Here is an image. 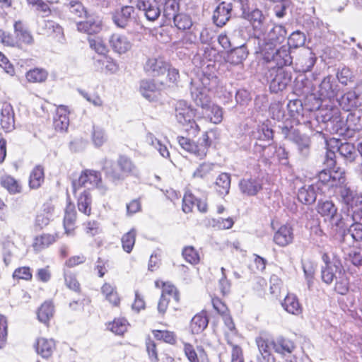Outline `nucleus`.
I'll return each instance as SVG.
<instances>
[{"mask_svg": "<svg viewBox=\"0 0 362 362\" xmlns=\"http://www.w3.org/2000/svg\"><path fill=\"white\" fill-rule=\"evenodd\" d=\"M14 29L19 41L28 45L33 42L32 35L21 21L15 23Z\"/></svg>", "mask_w": 362, "mask_h": 362, "instance_id": "49530a36", "label": "nucleus"}, {"mask_svg": "<svg viewBox=\"0 0 362 362\" xmlns=\"http://www.w3.org/2000/svg\"><path fill=\"white\" fill-rule=\"evenodd\" d=\"M338 90V85L332 76L323 78L318 87V95L320 100L334 98Z\"/></svg>", "mask_w": 362, "mask_h": 362, "instance_id": "ddd939ff", "label": "nucleus"}, {"mask_svg": "<svg viewBox=\"0 0 362 362\" xmlns=\"http://www.w3.org/2000/svg\"><path fill=\"white\" fill-rule=\"evenodd\" d=\"M248 51L245 45L231 49L227 54V62L232 64H240L247 57Z\"/></svg>", "mask_w": 362, "mask_h": 362, "instance_id": "473e14b6", "label": "nucleus"}, {"mask_svg": "<svg viewBox=\"0 0 362 362\" xmlns=\"http://www.w3.org/2000/svg\"><path fill=\"white\" fill-rule=\"evenodd\" d=\"M101 293L105 296V299L112 305L118 306L119 305L120 298L116 291V288L113 285L109 283H105L101 287Z\"/></svg>", "mask_w": 362, "mask_h": 362, "instance_id": "ea45409f", "label": "nucleus"}, {"mask_svg": "<svg viewBox=\"0 0 362 362\" xmlns=\"http://www.w3.org/2000/svg\"><path fill=\"white\" fill-rule=\"evenodd\" d=\"M288 138L296 144L299 153L304 158L308 156L311 141L308 136L301 135L297 130L289 132Z\"/></svg>", "mask_w": 362, "mask_h": 362, "instance_id": "2eb2a0df", "label": "nucleus"}, {"mask_svg": "<svg viewBox=\"0 0 362 362\" xmlns=\"http://www.w3.org/2000/svg\"><path fill=\"white\" fill-rule=\"evenodd\" d=\"M88 42L90 48L97 52L99 55L106 54L107 47L100 37H89Z\"/></svg>", "mask_w": 362, "mask_h": 362, "instance_id": "680f3d73", "label": "nucleus"}, {"mask_svg": "<svg viewBox=\"0 0 362 362\" xmlns=\"http://www.w3.org/2000/svg\"><path fill=\"white\" fill-rule=\"evenodd\" d=\"M215 165L211 163H202L192 174L194 178L205 179L214 171Z\"/></svg>", "mask_w": 362, "mask_h": 362, "instance_id": "6e6d98bb", "label": "nucleus"}, {"mask_svg": "<svg viewBox=\"0 0 362 362\" xmlns=\"http://www.w3.org/2000/svg\"><path fill=\"white\" fill-rule=\"evenodd\" d=\"M208 319L204 313H199L193 317L191 320L190 328L193 334L201 333L207 327Z\"/></svg>", "mask_w": 362, "mask_h": 362, "instance_id": "c03bdc74", "label": "nucleus"}, {"mask_svg": "<svg viewBox=\"0 0 362 362\" xmlns=\"http://www.w3.org/2000/svg\"><path fill=\"white\" fill-rule=\"evenodd\" d=\"M179 10V3L177 0H166L163 10V16L168 20L175 19Z\"/></svg>", "mask_w": 362, "mask_h": 362, "instance_id": "3c124183", "label": "nucleus"}, {"mask_svg": "<svg viewBox=\"0 0 362 362\" xmlns=\"http://www.w3.org/2000/svg\"><path fill=\"white\" fill-rule=\"evenodd\" d=\"M331 115H327L324 117L323 121L327 123V127L329 128L331 131L338 133L343 129L344 122L341 118L339 112L334 111L331 112Z\"/></svg>", "mask_w": 362, "mask_h": 362, "instance_id": "72a5a7b5", "label": "nucleus"}, {"mask_svg": "<svg viewBox=\"0 0 362 362\" xmlns=\"http://www.w3.org/2000/svg\"><path fill=\"white\" fill-rule=\"evenodd\" d=\"M175 25L182 30L189 29L192 26V21L189 15L185 13H179L175 18Z\"/></svg>", "mask_w": 362, "mask_h": 362, "instance_id": "e2e57ef3", "label": "nucleus"}, {"mask_svg": "<svg viewBox=\"0 0 362 362\" xmlns=\"http://www.w3.org/2000/svg\"><path fill=\"white\" fill-rule=\"evenodd\" d=\"M92 199L88 191L83 190L80 192L78 198V209L80 212L88 216L91 214Z\"/></svg>", "mask_w": 362, "mask_h": 362, "instance_id": "e433bc0d", "label": "nucleus"}, {"mask_svg": "<svg viewBox=\"0 0 362 362\" xmlns=\"http://www.w3.org/2000/svg\"><path fill=\"white\" fill-rule=\"evenodd\" d=\"M91 138L95 147L102 146L107 140L105 131L99 127H93Z\"/></svg>", "mask_w": 362, "mask_h": 362, "instance_id": "052dcab7", "label": "nucleus"}, {"mask_svg": "<svg viewBox=\"0 0 362 362\" xmlns=\"http://www.w3.org/2000/svg\"><path fill=\"white\" fill-rule=\"evenodd\" d=\"M269 113L274 119L281 121L285 117L284 104L281 102H274L270 105Z\"/></svg>", "mask_w": 362, "mask_h": 362, "instance_id": "0e129e2a", "label": "nucleus"}, {"mask_svg": "<svg viewBox=\"0 0 362 362\" xmlns=\"http://www.w3.org/2000/svg\"><path fill=\"white\" fill-rule=\"evenodd\" d=\"M230 187V175L223 173L218 175L215 182V189L220 194L225 196L228 194Z\"/></svg>", "mask_w": 362, "mask_h": 362, "instance_id": "58836bf2", "label": "nucleus"}, {"mask_svg": "<svg viewBox=\"0 0 362 362\" xmlns=\"http://www.w3.org/2000/svg\"><path fill=\"white\" fill-rule=\"evenodd\" d=\"M286 35V29L279 25H274L267 33L259 34L257 36L259 52H262L263 47H267V50L274 48L277 44L284 41Z\"/></svg>", "mask_w": 362, "mask_h": 362, "instance_id": "39448f33", "label": "nucleus"}, {"mask_svg": "<svg viewBox=\"0 0 362 362\" xmlns=\"http://www.w3.org/2000/svg\"><path fill=\"white\" fill-rule=\"evenodd\" d=\"M79 32L93 35L98 33L102 29V23L98 18L89 17L87 21L77 23Z\"/></svg>", "mask_w": 362, "mask_h": 362, "instance_id": "aec40b11", "label": "nucleus"}, {"mask_svg": "<svg viewBox=\"0 0 362 362\" xmlns=\"http://www.w3.org/2000/svg\"><path fill=\"white\" fill-rule=\"evenodd\" d=\"M317 211L324 217L325 221L329 222L332 227L342 228L344 226L343 218L338 213L337 207L332 201H319L317 205Z\"/></svg>", "mask_w": 362, "mask_h": 362, "instance_id": "423d86ee", "label": "nucleus"}, {"mask_svg": "<svg viewBox=\"0 0 362 362\" xmlns=\"http://www.w3.org/2000/svg\"><path fill=\"white\" fill-rule=\"evenodd\" d=\"M339 103L344 110L349 111L352 107L357 106L358 95L354 90H350L341 97Z\"/></svg>", "mask_w": 362, "mask_h": 362, "instance_id": "79ce46f5", "label": "nucleus"}, {"mask_svg": "<svg viewBox=\"0 0 362 362\" xmlns=\"http://www.w3.org/2000/svg\"><path fill=\"white\" fill-rule=\"evenodd\" d=\"M1 185L11 194L20 193L22 189L20 182L11 176H4L1 180Z\"/></svg>", "mask_w": 362, "mask_h": 362, "instance_id": "8fccbe9b", "label": "nucleus"}, {"mask_svg": "<svg viewBox=\"0 0 362 362\" xmlns=\"http://www.w3.org/2000/svg\"><path fill=\"white\" fill-rule=\"evenodd\" d=\"M337 151L346 162L351 163L358 156V152L354 144L351 143H341L337 146Z\"/></svg>", "mask_w": 362, "mask_h": 362, "instance_id": "f704fd0d", "label": "nucleus"}, {"mask_svg": "<svg viewBox=\"0 0 362 362\" xmlns=\"http://www.w3.org/2000/svg\"><path fill=\"white\" fill-rule=\"evenodd\" d=\"M72 186L75 194L82 187L87 191L95 187L103 188L100 174L95 170H85L78 180L73 181Z\"/></svg>", "mask_w": 362, "mask_h": 362, "instance_id": "0eeeda50", "label": "nucleus"}, {"mask_svg": "<svg viewBox=\"0 0 362 362\" xmlns=\"http://www.w3.org/2000/svg\"><path fill=\"white\" fill-rule=\"evenodd\" d=\"M64 277L65 284L69 289L76 292L80 291V284L70 270L64 269Z\"/></svg>", "mask_w": 362, "mask_h": 362, "instance_id": "338daca9", "label": "nucleus"}, {"mask_svg": "<svg viewBox=\"0 0 362 362\" xmlns=\"http://www.w3.org/2000/svg\"><path fill=\"white\" fill-rule=\"evenodd\" d=\"M136 6L150 21H156L161 14L160 5L156 0H137Z\"/></svg>", "mask_w": 362, "mask_h": 362, "instance_id": "f8f14e48", "label": "nucleus"}, {"mask_svg": "<svg viewBox=\"0 0 362 362\" xmlns=\"http://www.w3.org/2000/svg\"><path fill=\"white\" fill-rule=\"evenodd\" d=\"M209 224L218 230H226L230 229L234 225V221L232 218L228 217L227 218H212L209 221Z\"/></svg>", "mask_w": 362, "mask_h": 362, "instance_id": "774afa93", "label": "nucleus"}, {"mask_svg": "<svg viewBox=\"0 0 362 362\" xmlns=\"http://www.w3.org/2000/svg\"><path fill=\"white\" fill-rule=\"evenodd\" d=\"M110 44L112 49L120 54L128 52L132 46V41L126 35L117 33L111 36Z\"/></svg>", "mask_w": 362, "mask_h": 362, "instance_id": "a211bd4d", "label": "nucleus"}, {"mask_svg": "<svg viewBox=\"0 0 362 362\" xmlns=\"http://www.w3.org/2000/svg\"><path fill=\"white\" fill-rule=\"evenodd\" d=\"M146 142L154 147L163 158H168L170 153L165 144L156 138L153 134L148 133L146 137Z\"/></svg>", "mask_w": 362, "mask_h": 362, "instance_id": "de8ad7c7", "label": "nucleus"}, {"mask_svg": "<svg viewBox=\"0 0 362 362\" xmlns=\"http://www.w3.org/2000/svg\"><path fill=\"white\" fill-rule=\"evenodd\" d=\"M331 181L332 176L330 173L327 170H322L318 175L312 180V182L321 188L322 192L325 193L326 188L329 186V182Z\"/></svg>", "mask_w": 362, "mask_h": 362, "instance_id": "864d4df0", "label": "nucleus"}, {"mask_svg": "<svg viewBox=\"0 0 362 362\" xmlns=\"http://www.w3.org/2000/svg\"><path fill=\"white\" fill-rule=\"evenodd\" d=\"M175 117L177 122L189 134L196 136L199 132V127L194 120L195 110L185 100H181L176 103Z\"/></svg>", "mask_w": 362, "mask_h": 362, "instance_id": "7ed1b4c3", "label": "nucleus"}, {"mask_svg": "<svg viewBox=\"0 0 362 362\" xmlns=\"http://www.w3.org/2000/svg\"><path fill=\"white\" fill-rule=\"evenodd\" d=\"M244 18L249 21L255 30H260L264 20L262 11L259 9H254L250 12H243Z\"/></svg>", "mask_w": 362, "mask_h": 362, "instance_id": "a19ab883", "label": "nucleus"}, {"mask_svg": "<svg viewBox=\"0 0 362 362\" xmlns=\"http://www.w3.org/2000/svg\"><path fill=\"white\" fill-rule=\"evenodd\" d=\"M59 236L57 234H42L36 236L33 243V249L36 252H40L56 242Z\"/></svg>", "mask_w": 362, "mask_h": 362, "instance_id": "2f4dec72", "label": "nucleus"}, {"mask_svg": "<svg viewBox=\"0 0 362 362\" xmlns=\"http://www.w3.org/2000/svg\"><path fill=\"white\" fill-rule=\"evenodd\" d=\"M29 5L35 8V11L39 13L42 17H48L52 13L48 2L43 0H26Z\"/></svg>", "mask_w": 362, "mask_h": 362, "instance_id": "603ef678", "label": "nucleus"}, {"mask_svg": "<svg viewBox=\"0 0 362 362\" xmlns=\"http://www.w3.org/2000/svg\"><path fill=\"white\" fill-rule=\"evenodd\" d=\"M256 344L261 355L259 362H276L271 352L272 348L274 349V339L260 336L256 339Z\"/></svg>", "mask_w": 362, "mask_h": 362, "instance_id": "9b49d317", "label": "nucleus"}, {"mask_svg": "<svg viewBox=\"0 0 362 362\" xmlns=\"http://www.w3.org/2000/svg\"><path fill=\"white\" fill-rule=\"evenodd\" d=\"M168 64L161 57L150 58L145 64V70L153 76H158L165 73Z\"/></svg>", "mask_w": 362, "mask_h": 362, "instance_id": "4be33fe9", "label": "nucleus"}, {"mask_svg": "<svg viewBox=\"0 0 362 362\" xmlns=\"http://www.w3.org/2000/svg\"><path fill=\"white\" fill-rule=\"evenodd\" d=\"M45 173L44 168L40 165H36L30 173L29 178V185L32 189H37L44 182Z\"/></svg>", "mask_w": 362, "mask_h": 362, "instance_id": "c9c22d12", "label": "nucleus"}, {"mask_svg": "<svg viewBox=\"0 0 362 362\" xmlns=\"http://www.w3.org/2000/svg\"><path fill=\"white\" fill-rule=\"evenodd\" d=\"M293 230L289 224H285L279 227L274 233V242L280 247H286L292 243L293 240Z\"/></svg>", "mask_w": 362, "mask_h": 362, "instance_id": "dca6fc26", "label": "nucleus"}, {"mask_svg": "<svg viewBox=\"0 0 362 362\" xmlns=\"http://www.w3.org/2000/svg\"><path fill=\"white\" fill-rule=\"evenodd\" d=\"M339 194L343 202L351 208L362 204V194H358L349 188L341 187Z\"/></svg>", "mask_w": 362, "mask_h": 362, "instance_id": "bb28decb", "label": "nucleus"}, {"mask_svg": "<svg viewBox=\"0 0 362 362\" xmlns=\"http://www.w3.org/2000/svg\"><path fill=\"white\" fill-rule=\"evenodd\" d=\"M52 207L48 206L42 211L40 212L35 218L36 226L40 228L47 226L52 217Z\"/></svg>", "mask_w": 362, "mask_h": 362, "instance_id": "4d7b16f0", "label": "nucleus"}, {"mask_svg": "<svg viewBox=\"0 0 362 362\" xmlns=\"http://www.w3.org/2000/svg\"><path fill=\"white\" fill-rule=\"evenodd\" d=\"M341 275V264L340 262H336L331 266L322 267V279L327 284H331L334 279H338V276Z\"/></svg>", "mask_w": 362, "mask_h": 362, "instance_id": "c756f323", "label": "nucleus"}, {"mask_svg": "<svg viewBox=\"0 0 362 362\" xmlns=\"http://www.w3.org/2000/svg\"><path fill=\"white\" fill-rule=\"evenodd\" d=\"M128 325L126 319L117 318L109 323L107 328L115 334L122 335L127 330Z\"/></svg>", "mask_w": 362, "mask_h": 362, "instance_id": "13d9d810", "label": "nucleus"}, {"mask_svg": "<svg viewBox=\"0 0 362 362\" xmlns=\"http://www.w3.org/2000/svg\"><path fill=\"white\" fill-rule=\"evenodd\" d=\"M267 78L269 80L271 91L278 93L286 88L291 79V76L284 68L270 66Z\"/></svg>", "mask_w": 362, "mask_h": 362, "instance_id": "1a4fd4ad", "label": "nucleus"}, {"mask_svg": "<svg viewBox=\"0 0 362 362\" xmlns=\"http://www.w3.org/2000/svg\"><path fill=\"white\" fill-rule=\"evenodd\" d=\"M305 35L300 31L293 32L288 39V44L290 47L297 48L304 45L305 42Z\"/></svg>", "mask_w": 362, "mask_h": 362, "instance_id": "69168bd1", "label": "nucleus"}, {"mask_svg": "<svg viewBox=\"0 0 362 362\" xmlns=\"http://www.w3.org/2000/svg\"><path fill=\"white\" fill-rule=\"evenodd\" d=\"M262 54L264 60L269 63H274L276 66L275 68H284L292 63V57L288 49L286 47H281L276 49L275 47L267 50V47L262 48Z\"/></svg>", "mask_w": 362, "mask_h": 362, "instance_id": "6e6552de", "label": "nucleus"}, {"mask_svg": "<svg viewBox=\"0 0 362 362\" xmlns=\"http://www.w3.org/2000/svg\"><path fill=\"white\" fill-rule=\"evenodd\" d=\"M103 170L106 177L112 182L122 180L128 176L138 174L136 166L131 158L126 156H119L115 163L105 160Z\"/></svg>", "mask_w": 362, "mask_h": 362, "instance_id": "f03ea898", "label": "nucleus"}, {"mask_svg": "<svg viewBox=\"0 0 362 362\" xmlns=\"http://www.w3.org/2000/svg\"><path fill=\"white\" fill-rule=\"evenodd\" d=\"M136 236V231L134 228H132L122 237L121 242L122 248L126 252L130 253L132 251L135 244Z\"/></svg>", "mask_w": 362, "mask_h": 362, "instance_id": "5fc2aeb1", "label": "nucleus"}, {"mask_svg": "<svg viewBox=\"0 0 362 362\" xmlns=\"http://www.w3.org/2000/svg\"><path fill=\"white\" fill-rule=\"evenodd\" d=\"M281 305L284 309L290 314L298 315L302 312V306L296 296L293 293H288Z\"/></svg>", "mask_w": 362, "mask_h": 362, "instance_id": "7c9ffc66", "label": "nucleus"}, {"mask_svg": "<svg viewBox=\"0 0 362 362\" xmlns=\"http://www.w3.org/2000/svg\"><path fill=\"white\" fill-rule=\"evenodd\" d=\"M322 193V189L312 182L299 189L298 199L305 204H311L315 202L317 195Z\"/></svg>", "mask_w": 362, "mask_h": 362, "instance_id": "4468645a", "label": "nucleus"}, {"mask_svg": "<svg viewBox=\"0 0 362 362\" xmlns=\"http://www.w3.org/2000/svg\"><path fill=\"white\" fill-rule=\"evenodd\" d=\"M35 349L38 354L43 358L49 357L55 349V343L52 339L39 337L34 344Z\"/></svg>", "mask_w": 362, "mask_h": 362, "instance_id": "5701e85b", "label": "nucleus"}, {"mask_svg": "<svg viewBox=\"0 0 362 362\" xmlns=\"http://www.w3.org/2000/svg\"><path fill=\"white\" fill-rule=\"evenodd\" d=\"M204 106H200L202 108V114L207 117L209 121L214 124H219L223 119V112L221 108L214 104H211V98L209 102Z\"/></svg>", "mask_w": 362, "mask_h": 362, "instance_id": "b1692460", "label": "nucleus"}, {"mask_svg": "<svg viewBox=\"0 0 362 362\" xmlns=\"http://www.w3.org/2000/svg\"><path fill=\"white\" fill-rule=\"evenodd\" d=\"M54 306L51 302H45L40 307L37 311V318L39 321L46 324L53 317Z\"/></svg>", "mask_w": 362, "mask_h": 362, "instance_id": "09e8293b", "label": "nucleus"}, {"mask_svg": "<svg viewBox=\"0 0 362 362\" xmlns=\"http://www.w3.org/2000/svg\"><path fill=\"white\" fill-rule=\"evenodd\" d=\"M177 141L182 149L194 155L199 159H202L206 156L208 148L211 144L206 132L202 134L198 143L192 142L189 139L184 136H178Z\"/></svg>", "mask_w": 362, "mask_h": 362, "instance_id": "20e7f679", "label": "nucleus"}, {"mask_svg": "<svg viewBox=\"0 0 362 362\" xmlns=\"http://www.w3.org/2000/svg\"><path fill=\"white\" fill-rule=\"evenodd\" d=\"M218 83L216 76L198 74L191 80V95L198 106L206 105L209 102V91L215 88Z\"/></svg>", "mask_w": 362, "mask_h": 362, "instance_id": "f257e3e1", "label": "nucleus"}, {"mask_svg": "<svg viewBox=\"0 0 362 362\" xmlns=\"http://www.w3.org/2000/svg\"><path fill=\"white\" fill-rule=\"evenodd\" d=\"M242 193L248 196H255L262 188V180L258 175H246L239 182Z\"/></svg>", "mask_w": 362, "mask_h": 362, "instance_id": "9d476101", "label": "nucleus"}, {"mask_svg": "<svg viewBox=\"0 0 362 362\" xmlns=\"http://www.w3.org/2000/svg\"><path fill=\"white\" fill-rule=\"evenodd\" d=\"M231 11L232 5L230 3L226 1L220 3L214 12V23L218 27L224 25L230 18Z\"/></svg>", "mask_w": 362, "mask_h": 362, "instance_id": "f3484780", "label": "nucleus"}, {"mask_svg": "<svg viewBox=\"0 0 362 362\" xmlns=\"http://www.w3.org/2000/svg\"><path fill=\"white\" fill-rule=\"evenodd\" d=\"M69 110L66 106L59 105L56 110L53 119V124L55 130L66 132L69 125Z\"/></svg>", "mask_w": 362, "mask_h": 362, "instance_id": "6ab92c4d", "label": "nucleus"}, {"mask_svg": "<svg viewBox=\"0 0 362 362\" xmlns=\"http://www.w3.org/2000/svg\"><path fill=\"white\" fill-rule=\"evenodd\" d=\"M227 343L231 346V362H244L243 351L240 346L234 344L230 338V334H226Z\"/></svg>", "mask_w": 362, "mask_h": 362, "instance_id": "bf43d9fd", "label": "nucleus"}, {"mask_svg": "<svg viewBox=\"0 0 362 362\" xmlns=\"http://www.w3.org/2000/svg\"><path fill=\"white\" fill-rule=\"evenodd\" d=\"M76 220V211L75 206L71 202H68L64 211V227L65 233L67 235H71L75 228V222Z\"/></svg>", "mask_w": 362, "mask_h": 362, "instance_id": "393cba45", "label": "nucleus"}, {"mask_svg": "<svg viewBox=\"0 0 362 362\" xmlns=\"http://www.w3.org/2000/svg\"><path fill=\"white\" fill-rule=\"evenodd\" d=\"M1 124L4 129L10 132L14 128V112L10 104L4 105L1 109Z\"/></svg>", "mask_w": 362, "mask_h": 362, "instance_id": "c85d7f7f", "label": "nucleus"}, {"mask_svg": "<svg viewBox=\"0 0 362 362\" xmlns=\"http://www.w3.org/2000/svg\"><path fill=\"white\" fill-rule=\"evenodd\" d=\"M162 86V83L158 86L151 80H143L140 83V92L145 98L153 101L156 99V93L160 90Z\"/></svg>", "mask_w": 362, "mask_h": 362, "instance_id": "a878e982", "label": "nucleus"}, {"mask_svg": "<svg viewBox=\"0 0 362 362\" xmlns=\"http://www.w3.org/2000/svg\"><path fill=\"white\" fill-rule=\"evenodd\" d=\"M48 77V72L42 68H35L29 70L25 78L29 83H43Z\"/></svg>", "mask_w": 362, "mask_h": 362, "instance_id": "a18cd8bd", "label": "nucleus"}, {"mask_svg": "<svg viewBox=\"0 0 362 362\" xmlns=\"http://www.w3.org/2000/svg\"><path fill=\"white\" fill-rule=\"evenodd\" d=\"M41 29L43 34L55 35L56 37H59V38L64 36V31L62 26L53 21H43Z\"/></svg>", "mask_w": 362, "mask_h": 362, "instance_id": "37998d69", "label": "nucleus"}, {"mask_svg": "<svg viewBox=\"0 0 362 362\" xmlns=\"http://www.w3.org/2000/svg\"><path fill=\"white\" fill-rule=\"evenodd\" d=\"M295 349L294 341L287 337L279 336L274 339V351L279 354H290Z\"/></svg>", "mask_w": 362, "mask_h": 362, "instance_id": "412c9836", "label": "nucleus"}, {"mask_svg": "<svg viewBox=\"0 0 362 362\" xmlns=\"http://www.w3.org/2000/svg\"><path fill=\"white\" fill-rule=\"evenodd\" d=\"M348 129L354 131L362 130V110L356 109L346 118Z\"/></svg>", "mask_w": 362, "mask_h": 362, "instance_id": "4c0bfd02", "label": "nucleus"}, {"mask_svg": "<svg viewBox=\"0 0 362 362\" xmlns=\"http://www.w3.org/2000/svg\"><path fill=\"white\" fill-rule=\"evenodd\" d=\"M134 11V9L132 6H126L122 7L121 10L114 13L112 16L114 23L119 28H125L130 21Z\"/></svg>", "mask_w": 362, "mask_h": 362, "instance_id": "cd10ccee", "label": "nucleus"}]
</instances>
